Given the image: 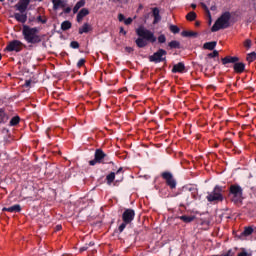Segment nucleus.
I'll use <instances>...</instances> for the list:
<instances>
[{
    "label": "nucleus",
    "instance_id": "f3484780",
    "mask_svg": "<svg viewBox=\"0 0 256 256\" xmlns=\"http://www.w3.org/2000/svg\"><path fill=\"white\" fill-rule=\"evenodd\" d=\"M217 47V42H207L203 45L204 49H208V51H213Z\"/></svg>",
    "mask_w": 256,
    "mask_h": 256
},
{
    "label": "nucleus",
    "instance_id": "a18cd8bd",
    "mask_svg": "<svg viewBox=\"0 0 256 256\" xmlns=\"http://www.w3.org/2000/svg\"><path fill=\"white\" fill-rule=\"evenodd\" d=\"M120 33L122 35H127V31H125V29H123V28H120Z\"/></svg>",
    "mask_w": 256,
    "mask_h": 256
},
{
    "label": "nucleus",
    "instance_id": "8fccbe9b",
    "mask_svg": "<svg viewBox=\"0 0 256 256\" xmlns=\"http://www.w3.org/2000/svg\"><path fill=\"white\" fill-rule=\"evenodd\" d=\"M126 50H127L129 53H131V51H133L132 48H126Z\"/></svg>",
    "mask_w": 256,
    "mask_h": 256
},
{
    "label": "nucleus",
    "instance_id": "864d4df0",
    "mask_svg": "<svg viewBox=\"0 0 256 256\" xmlns=\"http://www.w3.org/2000/svg\"><path fill=\"white\" fill-rule=\"evenodd\" d=\"M192 7H193V9H195V7H197V5H195V4H192Z\"/></svg>",
    "mask_w": 256,
    "mask_h": 256
},
{
    "label": "nucleus",
    "instance_id": "4d7b16f0",
    "mask_svg": "<svg viewBox=\"0 0 256 256\" xmlns=\"http://www.w3.org/2000/svg\"><path fill=\"white\" fill-rule=\"evenodd\" d=\"M0 1H3V0H0Z\"/></svg>",
    "mask_w": 256,
    "mask_h": 256
},
{
    "label": "nucleus",
    "instance_id": "58836bf2",
    "mask_svg": "<svg viewBox=\"0 0 256 256\" xmlns=\"http://www.w3.org/2000/svg\"><path fill=\"white\" fill-rule=\"evenodd\" d=\"M85 65V59H80L77 63L78 67H83Z\"/></svg>",
    "mask_w": 256,
    "mask_h": 256
},
{
    "label": "nucleus",
    "instance_id": "412c9836",
    "mask_svg": "<svg viewBox=\"0 0 256 256\" xmlns=\"http://www.w3.org/2000/svg\"><path fill=\"white\" fill-rule=\"evenodd\" d=\"M179 219L183 221L184 223H191V221L195 220V217L193 216H180Z\"/></svg>",
    "mask_w": 256,
    "mask_h": 256
},
{
    "label": "nucleus",
    "instance_id": "cd10ccee",
    "mask_svg": "<svg viewBox=\"0 0 256 256\" xmlns=\"http://www.w3.org/2000/svg\"><path fill=\"white\" fill-rule=\"evenodd\" d=\"M19 121H20V118H19L18 116L13 117V118L10 120V125H11L12 127H15V125H18Z\"/></svg>",
    "mask_w": 256,
    "mask_h": 256
},
{
    "label": "nucleus",
    "instance_id": "ea45409f",
    "mask_svg": "<svg viewBox=\"0 0 256 256\" xmlns=\"http://www.w3.org/2000/svg\"><path fill=\"white\" fill-rule=\"evenodd\" d=\"M125 227H127V223L124 222L123 224L120 225L119 231H120V232H123L124 229H125Z\"/></svg>",
    "mask_w": 256,
    "mask_h": 256
},
{
    "label": "nucleus",
    "instance_id": "bb28decb",
    "mask_svg": "<svg viewBox=\"0 0 256 256\" xmlns=\"http://www.w3.org/2000/svg\"><path fill=\"white\" fill-rule=\"evenodd\" d=\"M255 59H256V53L255 52H252V53L247 55V61L249 63H253V61H255Z\"/></svg>",
    "mask_w": 256,
    "mask_h": 256
},
{
    "label": "nucleus",
    "instance_id": "5701e85b",
    "mask_svg": "<svg viewBox=\"0 0 256 256\" xmlns=\"http://www.w3.org/2000/svg\"><path fill=\"white\" fill-rule=\"evenodd\" d=\"M186 19L188 21H195V19H197V14L195 12H190L187 14Z\"/></svg>",
    "mask_w": 256,
    "mask_h": 256
},
{
    "label": "nucleus",
    "instance_id": "a211bd4d",
    "mask_svg": "<svg viewBox=\"0 0 256 256\" xmlns=\"http://www.w3.org/2000/svg\"><path fill=\"white\" fill-rule=\"evenodd\" d=\"M105 158V153H103V151L101 150H97L95 152V159L96 161H98L99 163H101V160H103Z\"/></svg>",
    "mask_w": 256,
    "mask_h": 256
},
{
    "label": "nucleus",
    "instance_id": "0eeeda50",
    "mask_svg": "<svg viewBox=\"0 0 256 256\" xmlns=\"http://www.w3.org/2000/svg\"><path fill=\"white\" fill-rule=\"evenodd\" d=\"M163 179H165V181L167 182V185H169V187H171V189H175V187L177 186V183L175 182V179H173V175L169 172H164L162 174Z\"/></svg>",
    "mask_w": 256,
    "mask_h": 256
},
{
    "label": "nucleus",
    "instance_id": "6ab92c4d",
    "mask_svg": "<svg viewBox=\"0 0 256 256\" xmlns=\"http://www.w3.org/2000/svg\"><path fill=\"white\" fill-rule=\"evenodd\" d=\"M15 19L19 21L20 23H25L27 21V16L25 14H15Z\"/></svg>",
    "mask_w": 256,
    "mask_h": 256
},
{
    "label": "nucleus",
    "instance_id": "9b49d317",
    "mask_svg": "<svg viewBox=\"0 0 256 256\" xmlns=\"http://www.w3.org/2000/svg\"><path fill=\"white\" fill-rule=\"evenodd\" d=\"M87 15H89V9L83 8L82 10H80V12L77 15V22L81 23V21H83V18L87 17Z\"/></svg>",
    "mask_w": 256,
    "mask_h": 256
},
{
    "label": "nucleus",
    "instance_id": "ddd939ff",
    "mask_svg": "<svg viewBox=\"0 0 256 256\" xmlns=\"http://www.w3.org/2000/svg\"><path fill=\"white\" fill-rule=\"evenodd\" d=\"M2 211H8L9 213H19V211H21V206L16 204L12 207L3 208Z\"/></svg>",
    "mask_w": 256,
    "mask_h": 256
},
{
    "label": "nucleus",
    "instance_id": "a878e982",
    "mask_svg": "<svg viewBox=\"0 0 256 256\" xmlns=\"http://www.w3.org/2000/svg\"><path fill=\"white\" fill-rule=\"evenodd\" d=\"M219 52L217 50H214L212 53L208 54L206 57V61H209V59H213V57H218Z\"/></svg>",
    "mask_w": 256,
    "mask_h": 256
},
{
    "label": "nucleus",
    "instance_id": "dca6fc26",
    "mask_svg": "<svg viewBox=\"0 0 256 256\" xmlns=\"http://www.w3.org/2000/svg\"><path fill=\"white\" fill-rule=\"evenodd\" d=\"M235 73H243L245 71V64L239 62L234 64Z\"/></svg>",
    "mask_w": 256,
    "mask_h": 256
},
{
    "label": "nucleus",
    "instance_id": "393cba45",
    "mask_svg": "<svg viewBox=\"0 0 256 256\" xmlns=\"http://www.w3.org/2000/svg\"><path fill=\"white\" fill-rule=\"evenodd\" d=\"M153 15H154V23H157L161 17L159 16V9L154 8L153 9Z\"/></svg>",
    "mask_w": 256,
    "mask_h": 256
},
{
    "label": "nucleus",
    "instance_id": "6e6552de",
    "mask_svg": "<svg viewBox=\"0 0 256 256\" xmlns=\"http://www.w3.org/2000/svg\"><path fill=\"white\" fill-rule=\"evenodd\" d=\"M122 219L124 223H131V221L135 219V211H133L132 209L125 210V212L123 213Z\"/></svg>",
    "mask_w": 256,
    "mask_h": 256
},
{
    "label": "nucleus",
    "instance_id": "79ce46f5",
    "mask_svg": "<svg viewBox=\"0 0 256 256\" xmlns=\"http://www.w3.org/2000/svg\"><path fill=\"white\" fill-rule=\"evenodd\" d=\"M97 163H99L98 160H97V158H95L94 160H91V161L89 162L90 165H97Z\"/></svg>",
    "mask_w": 256,
    "mask_h": 256
},
{
    "label": "nucleus",
    "instance_id": "473e14b6",
    "mask_svg": "<svg viewBox=\"0 0 256 256\" xmlns=\"http://www.w3.org/2000/svg\"><path fill=\"white\" fill-rule=\"evenodd\" d=\"M251 45H252V42L250 39H247L244 41V47H246V49H251Z\"/></svg>",
    "mask_w": 256,
    "mask_h": 256
},
{
    "label": "nucleus",
    "instance_id": "1a4fd4ad",
    "mask_svg": "<svg viewBox=\"0 0 256 256\" xmlns=\"http://www.w3.org/2000/svg\"><path fill=\"white\" fill-rule=\"evenodd\" d=\"M7 51H21V42L20 41H12L9 43V45L6 47Z\"/></svg>",
    "mask_w": 256,
    "mask_h": 256
},
{
    "label": "nucleus",
    "instance_id": "de8ad7c7",
    "mask_svg": "<svg viewBox=\"0 0 256 256\" xmlns=\"http://www.w3.org/2000/svg\"><path fill=\"white\" fill-rule=\"evenodd\" d=\"M61 229H62L61 225L56 226V231H61Z\"/></svg>",
    "mask_w": 256,
    "mask_h": 256
},
{
    "label": "nucleus",
    "instance_id": "f8f14e48",
    "mask_svg": "<svg viewBox=\"0 0 256 256\" xmlns=\"http://www.w3.org/2000/svg\"><path fill=\"white\" fill-rule=\"evenodd\" d=\"M91 24L89 23H84L80 28H79V34L83 35V33H89V31H92Z\"/></svg>",
    "mask_w": 256,
    "mask_h": 256
},
{
    "label": "nucleus",
    "instance_id": "f704fd0d",
    "mask_svg": "<svg viewBox=\"0 0 256 256\" xmlns=\"http://www.w3.org/2000/svg\"><path fill=\"white\" fill-rule=\"evenodd\" d=\"M165 41H167V38L165 37V35L162 34L158 37L159 43H165Z\"/></svg>",
    "mask_w": 256,
    "mask_h": 256
},
{
    "label": "nucleus",
    "instance_id": "7c9ffc66",
    "mask_svg": "<svg viewBox=\"0 0 256 256\" xmlns=\"http://www.w3.org/2000/svg\"><path fill=\"white\" fill-rule=\"evenodd\" d=\"M203 7H204L205 11H207V13H208V19H209L208 24L211 25V23H212L211 12H209V9L207 8V6H205V4H203Z\"/></svg>",
    "mask_w": 256,
    "mask_h": 256
},
{
    "label": "nucleus",
    "instance_id": "f03ea898",
    "mask_svg": "<svg viewBox=\"0 0 256 256\" xmlns=\"http://www.w3.org/2000/svg\"><path fill=\"white\" fill-rule=\"evenodd\" d=\"M22 34L27 43H32L35 45L36 43H41V36L39 35V29L32 28L27 25L23 26Z\"/></svg>",
    "mask_w": 256,
    "mask_h": 256
},
{
    "label": "nucleus",
    "instance_id": "3c124183",
    "mask_svg": "<svg viewBox=\"0 0 256 256\" xmlns=\"http://www.w3.org/2000/svg\"><path fill=\"white\" fill-rule=\"evenodd\" d=\"M119 173H121V169H119V170L116 172V175H119Z\"/></svg>",
    "mask_w": 256,
    "mask_h": 256
},
{
    "label": "nucleus",
    "instance_id": "7ed1b4c3",
    "mask_svg": "<svg viewBox=\"0 0 256 256\" xmlns=\"http://www.w3.org/2000/svg\"><path fill=\"white\" fill-rule=\"evenodd\" d=\"M231 19V14L224 13L220 18L217 19V21L214 23V25L211 28V31L213 33L221 30V29H227L229 27V21Z\"/></svg>",
    "mask_w": 256,
    "mask_h": 256
},
{
    "label": "nucleus",
    "instance_id": "4468645a",
    "mask_svg": "<svg viewBox=\"0 0 256 256\" xmlns=\"http://www.w3.org/2000/svg\"><path fill=\"white\" fill-rule=\"evenodd\" d=\"M172 71L173 73H183V71H185V65L183 63H178L174 65Z\"/></svg>",
    "mask_w": 256,
    "mask_h": 256
},
{
    "label": "nucleus",
    "instance_id": "5fc2aeb1",
    "mask_svg": "<svg viewBox=\"0 0 256 256\" xmlns=\"http://www.w3.org/2000/svg\"><path fill=\"white\" fill-rule=\"evenodd\" d=\"M195 25H196V26H199V22H196Z\"/></svg>",
    "mask_w": 256,
    "mask_h": 256
},
{
    "label": "nucleus",
    "instance_id": "a19ab883",
    "mask_svg": "<svg viewBox=\"0 0 256 256\" xmlns=\"http://www.w3.org/2000/svg\"><path fill=\"white\" fill-rule=\"evenodd\" d=\"M118 21H120V22H125V16L123 15V14H119L118 15Z\"/></svg>",
    "mask_w": 256,
    "mask_h": 256
},
{
    "label": "nucleus",
    "instance_id": "20e7f679",
    "mask_svg": "<svg viewBox=\"0 0 256 256\" xmlns=\"http://www.w3.org/2000/svg\"><path fill=\"white\" fill-rule=\"evenodd\" d=\"M230 197L234 203H241L243 201V189L238 185H232L230 187Z\"/></svg>",
    "mask_w": 256,
    "mask_h": 256
},
{
    "label": "nucleus",
    "instance_id": "09e8293b",
    "mask_svg": "<svg viewBox=\"0 0 256 256\" xmlns=\"http://www.w3.org/2000/svg\"><path fill=\"white\" fill-rule=\"evenodd\" d=\"M29 85H31V81H26L25 86L29 87Z\"/></svg>",
    "mask_w": 256,
    "mask_h": 256
},
{
    "label": "nucleus",
    "instance_id": "c756f323",
    "mask_svg": "<svg viewBox=\"0 0 256 256\" xmlns=\"http://www.w3.org/2000/svg\"><path fill=\"white\" fill-rule=\"evenodd\" d=\"M169 47H170V49H178V47H179V42H177V41H171L170 43H169Z\"/></svg>",
    "mask_w": 256,
    "mask_h": 256
},
{
    "label": "nucleus",
    "instance_id": "aec40b11",
    "mask_svg": "<svg viewBox=\"0 0 256 256\" xmlns=\"http://www.w3.org/2000/svg\"><path fill=\"white\" fill-rule=\"evenodd\" d=\"M85 5V0H80L73 8V13H77L79 11L80 7H83Z\"/></svg>",
    "mask_w": 256,
    "mask_h": 256
},
{
    "label": "nucleus",
    "instance_id": "9d476101",
    "mask_svg": "<svg viewBox=\"0 0 256 256\" xmlns=\"http://www.w3.org/2000/svg\"><path fill=\"white\" fill-rule=\"evenodd\" d=\"M53 9L57 11V9H65L67 7V1L65 0H52Z\"/></svg>",
    "mask_w": 256,
    "mask_h": 256
},
{
    "label": "nucleus",
    "instance_id": "423d86ee",
    "mask_svg": "<svg viewBox=\"0 0 256 256\" xmlns=\"http://www.w3.org/2000/svg\"><path fill=\"white\" fill-rule=\"evenodd\" d=\"M165 55H167V51L160 49L152 56H150V61L154 63H161V61L165 60Z\"/></svg>",
    "mask_w": 256,
    "mask_h": 256
},
{
    "label": "nucleus",
    "instance_id": "4c0bfd02",
    "mask_svg": "<svg viewBox=\"0 0 256 256\" xmlns=\"http://www.w3.org/2000/svg\"><path fill=\"white\" fill-rule=\"evenodd\" d=\"M125 25H131L133 23V18H127L124 20Z\"/></svg>",
    "mask_w": 256,
    "mask_h": 256
},
{
    "label": "nucleus",
    "instance_id": "2f4dec72",
    "mask_svg": "<svg viewBox=\"0 0 256 256\" xmlns=\"http://www.w3.org/2000/svg\"><path fill=\"white\" fill-rule=\"evenodd\" d=\"M18 11H25L27 9V4L23 5V4H18L16 5Z\"/></svg>",
    "mask_w": 256,
    "mask_h": 256
},
{
    "label": "nucleus",
    "instance_id": "49530a36",
    "mask_svg": "<svg viewBox=\"0 0 256 256\" xmlns=\"http://www.w3.org/2000/svg\"><path fill=\"white\" fill-rule=\"evenodd\" d=\"M223 256H233V254L231 253V250H229L227 254H224Z\"/></svg>",
    "mask_w": 256,
    "mask_h": 256
},
{
    "label": "nucleus",
    "instance_id": "603ef678",
    "mask_svg": "<svg viewBox=\"0 0 256 256\" xmlns=\"http://www.w3.org/2000/svg\"><path fill=\"white\" fill-rule=\"evenodd\" d=\"M87 248H80V251H86Z\"/></svg>",
    "mask_w": 256,
    "mask_h": 256
},
{
    "label": "nucleus",
    "instance_id": "2eb2a0df",
    "mask_svg": "<svg viewBox=\"0 0 256 256\" xmlns=\"http://www.w3.org/2000/svg\"><path fill=\"white\" fill-rule=\"evenodd\" d=\"M237 61H239V58L231 56L222 59L223 65H227V63H237Z\"/></svg>",
    "mask_w": 256,
    "mask_h": 256
},
{
    "label": "nucleus",
    "instance_id": "e433bc0d",
    "mask_svg": "<svg viewBox=\"0 0 256 256\" xmlns=\"http://www.w3.org/2000/svg\"><path fill=\"white\" fill-rule=\"evenodd\" d=\"M251 233H253V228H246L244 230V235H251Z\"/></svg>",
    "mask_w": 256,
    "mask_h": 256
},
{
    "label": "nucleus",
    "instance_id": "39448f33",
    "mask_svg": "<svg viewBox=\"0 0 256 256\" xmlns=\"http://www.w3.org/2000/svg\"><path fill=\"white\" fill-rule=\"evenodd\" d=\"M207 200L212 201H223V195H221V187L216 186L212 193L207 196Z\"/></svg>",
    "mask_w": 256,
    "mask_h": 256
},
{
    "label": "nucleus",
    "instance_id": "c85d7f7f",
    "mask_svg": "<svg viewBox=\"0 0 256 256\" xmlns=\"http://www.w3.org/2000/svg\"><path fill=\"white\" fill-rule=\"evenodd\" d=\"M195 35H197V34L194 32H191V31H183L182 32V37H195Z\"/></svg>",
    "mask_w": 256,
    "mask_h": 256
},
{
    "label": "nucleus",
    "instance_id": "b1692460",
    "mask_svg": "<svg viewBox=\"0 0 256 256\" xmlns=\"http://www.w3.org/2000/svg\"><path fill=\"white\" fill-rule=\"evenodd\" d=\"M61 29L63 31H67V29H71V22L69 21H64L62 24H61Z\"/></svg>",
    "mask_w": 256,
    "mask_h": 256
},
{
    "label": "nucleus",
    "instance_id": "c03bdc74",
    "mask_svg": "<svg viewBox=\"0 0 256 256\" xmlns=\"http://www.w3.org/2000/svg\"><path fill=\"white\" fill-rule=\"evenodd\" d=\"M249 254L246 251H242L238 254V256H248Z\"/></svg>",
    "mask_w": 256,
    "mask_h": 256
},
{
    "label": "nucleus",
    "instance_id": "c9c22d12",
    "mask_svg": "<svg viewBox=\"0 0 256 256\" xmlns=\"http://www.w3.org/2000/svg\"><path fill=\"white\" fill-rule=\"evenodd\" d=\"M70 45H71L72 49H79V43L76 41L71 42Z\"/></svg>",
    "mask_w": 256,
    "mask_h": 256
},
{
    "label": "nucleus",
    "instance_id": "6e6d98bb",
    "mask_svg": "<svg viewBox=\"0 0 256 256\" xmlns=\"http://www.w3.org/2000/svg\"><path fill=\"white\" fill-rule=\"evenodd\" d=\"M3 120L2 119H0V123L2 122Z\"/></svg>",
    "mask_w": 256,
    "mask_h": 256
},
{
    "label": "nucleus",
    "instance_id": "f257e3e1",
    "mask_svg": "<svg viewBox=\"0 0 256 256\" xmlns=\"http://www.w3.org/2000/svg\"><path fill=\"white\" fill-rule=\"evenodd\" d=\"M136 33L138 37H141L136 40V45L138 47H147V41L150 43H155V41H157L155 34L143 27L136 29Z\"/></svg>",
    "mask_w": 256,
    "mask_h": 256
},
{
    "label": "nucleus",
    "instance_id": "4be33fe9",
    "mask_svg": "<svg viewBox=\"0 0 256 256\" xmlns=\"http://www.w3.org/2000/svg\"><path fill=\"white\" fill-rule=\"evenodd\" d=\"M106 181H107L108 185H111V183H113V181H115V173L112 172V173L108 174L106 176Z\"/></svg>",
    "mask_w": 256,
    "mask_h": 256
},
{
    "label": "nucleus",
    "instance_id": "72a5a7b5",
    "mask_svg": "<svg viewBox=\"0 0 256 256\" xmlns=\"http://www.w3.org/2000/svg\"><path fill=\"white\" fill-rule=\"evenodd\" d=\"M170 31L172 33H179V27H177L176 25H171L170 26Z\"/></svg>",
    "mask_w": 256,
    "mask_h": 256
},
{
    "label": "nucleus",
    "instance_id": "37998d69",
    "mask_svg": "<svg viewBox=\"0 0 256 256\" xmlns=\"http://www.w3.org/2000/svg\"><path fill=\"white\" fill-rule=\"evenodd\" d=\"M64 13H71V7H64Z\"/></svg>",
    "mask_w": 256,
    "mask_h": 256
}]
</instances>
